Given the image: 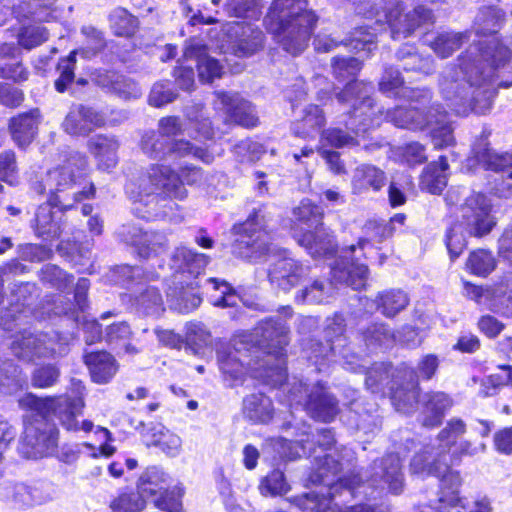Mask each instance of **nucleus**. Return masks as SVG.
Returning <instances> with one entry per match:
<instances>
[{
	"instance_id": "423d86ee",
	"label": "nucleus",
	"mask_w": 512,
	"mask_h": 512,
	"mask_svg": "<svg viewBox=\"0 0 512 512\" xmlns=\"http://www.w3.org/2000/svg\"><path fill=\"white\" fill-rule=\"evenodd\" d=\"M208 262L205 254L196 253L185 246L176 248L170 260L172 273L166 292L171 308L189 313L200 306L202 298L197 279Z\"/></svg>"
},
{
	"instance_id": "ea45409f",
	"label": "nucleus",
	"mask_w": 512,
	"mask_h": 512,
	"mask_svg": "<svg viewBox=\"0 0 512 512\" xmlns=\"http://www.w3.org/2000/svg\"><path fill=\"white\" fill-rule=\"evenodd\" d=\"M146 494L142 492V484L139 491L120 492L110 502L112 512H142L146 506Z\"/></svg>"
},
{
	"instance_id": "f3484780",
	"label": "nucleus",
	"mask_w": 512,
	"mask_h": 512,
	"mask_svg": "<svg viewBox=\"0 0 512 512\" xmlns=\"http://www.w3.org/2000/svg\"><path fill=\"white\" fill-rule=\"evenodd\" d=\"M57 346L56 340L47 334L24 333L13 341L11 349L16 357L29 362L60 353Z\"/></svg>"
},
{
	"instance_id": "a211bd4d",
	"label": "nucleus",
	"mask_w": 512,
	"mask_h": 512,
	"mask_svg": "<svg viewBox=\"0 0 512 512\" xmlns=\"http://www.w3.org/2000/svg\"><path fill=\"white\" fill-rule=\"evenodd\" d=\"M104 124L105 119L101 113L91 107L77 104L70 108L62 123V128L71 136L85 137Z\"/></svg>"
},
{
	"instance_id": "4be33fe9",
	"label": "nucleus",
	"mask_w": 512,
	"mask_h": 512,
	"mask_svg": "<svg viewBox=\"0 0 512 512\" xmlns=\"http://www.w3.org/2000/svg\"><path fill=\"white\" fill-rule=\"evenodd\" d=\"M297 505L307 512H375V508L368 504L338 507L332 504L331 498L315 492L307 493L297 498Z\"/></svg>"
},
{
	"instance_id": "09e8293b",
	"label": "nucleus",
	"mask_w": 512,
	"mask_h": 512,
	"mask_svg": "<svg viewBox=\"0 0 512 512\" xmlns=\"http://www.w3.org/2000/svg\"><path fill=\"white\" fill-rule=\"evenodd\" d=\"M169 156H175L178 158L193 156L206 163L212 161V156L206 149L194 146L189 141L182 139L169 142L168 157Z\"/></svg>"
},
{
	"instance_id": "393cba45",
	"label": "nucleus",
	"mask_w": 512,
	"mask_h": 512,
	"mask_svg": "<svg viewBox=\"0 0 512 512\" xmlns=\"http://www.w3.org/2000/svg\"><path fill=\"white\" fill-rule=\"evenodd\" d=\"M326 123L323 111L317 105L306 106L292 125L293 133L304 139L315 138Z\"/></svg>"
},
{
	"instance_id": "7c9ffc66",
	"label": "nucleus",
	"mask_w": 512,
	"mask_h": 512,
	"mask_svg": "<svg viewBox=\"0 0 512 512\" xmlns=\"http://www.w3.org/2000/svg\"><path fill=\"white\" fill-rule=\"evenodd\" d=\"M37 428L33 425H27L24 432V441L32 447L33 455H47L51 453L57 445L58 432L53 427L36 434Z\"/></svg>"
},
{
	"instance_id": "39448f33",
	"label": "nucleus",
	"mask_w": 512,
	"mask_h": 512,
	"mask_svg": "<svg viewBox=\"0 0 512 512\" xmlns=\"http://www.w3.org/2000/svg\"><path fill=\"white\" fill-rule=\"evenodd\" d=\"M316 22L307 0H274L264 20L267 30L292 55L307 47Z\"/></svg>"
},
{
	"instance_id": "de8ad7c7",
	"label": "nucleus",
	"mask_w": 512,
	"mask_h": 512,
	"mask_svg": "<svg viewBox=\"0 0 512 512\" xmlns=\"http://www.w3.org/2000/svg\"><path fill=\"white\" fill-rule=\"evenodd\" d=\"M141 150L152 159H165L168 157L169 142L161 134L148 132L142 136Z\"/></svg>"
},
{
	"instance_id": "3c124183",
	"label": "nucleus",
	"mask_w": 512,
	"mask_h": 512,
	"mask_svg": "<svg viewBox=\"0 0 512 512\" xmlns=\"http://www.w3.org/2000/svg\"><path fill=\"white\" fill-rule=\"evenodd\" d=\"M259 490L263 496H278L287 493L289 485L283 472L274 470L261 480Z\"/></svg>"
},
{
	"instance_id": "412c9836",
	"label": "nucleus",
	"mask_w": 512,
	"mask_h": 512,
	"mask_svg": "<svg viewBox=\"0 0 512 512\" xmlns=\"http://www.w3.org/2000/svg\"><path fill=\"white\" fill-rule=\"evenodd\" d=\"M119 141L114 136L98 134L87 142V149L96 159L97 167L103 171H111L118 164Z\"/></svg>"
},
{
	"instance_id": "9d476101",
	"label": "nucleus",
	"mask_w": 512,
	"mask_h": 512,
	"mask_svg": "<svg viewBox=\"0 0 512 512\" xmlns=\"http://www.w3.org/2000/svg\"><path fill=\"white\" fill-rule=\"evenodd\" d=\"M466 431V424L458 418L451 419L446 427L441 430L437 438V444L425 447L417 453L411 461V470L421 476H444L449 472L448 452L457 438Z\"/></svg>"
},
{
	"instance_id": "0e129e2a",
	"label": "nucleus",
	"mask_w": 512,
	"mask_h": 512,
	"mask_svg": "<svg viewBox=\"0 0 512 512\" xmlns=\"http://www.w3.org/2000/svg\"><path fill=\"white\" fill-rule=\"evenodd\" d=\"M19 405L23 408H29L35 410L38 413L46 416V414L55 408L54 399H40L32 394H26L24 397L19 399Z\"/></svg>"
},
{
	"instance_id": "052dcab7",
	"label": "nucleus",
	"mask_w": 512,
	"mask_h": 512,
	"mask_svg": "<svg viewBox=\"0 0 512 512\" xmlns=\"http://www.w3.org/2000/svg\"><path fill=\"white\" fill-rule=\"evenodd\" d=\"M332 67L335 76L345 80L354 76L361 69V62L356 58L336 57L333 60Z\"/></svg>"
},
{
	"instance_id": "2f4dec72",
	"label": "nucleus",
	"mask_w": 512,
	"mask_h": 512,
	"mask_svg": "<svg viewBox=\"0 0 512 512\" xmlns=\"http://www.w3.org/2000/svg\"><path fill=\"white\" fill-rule=\"evenodd\" d=\"M0 497L19 508L31 507L43 502L37 489L24 484H9L2 487Z\"/></svg>"
},
{
	"instance_id": "a878e982",
	"label": "nucleus",
	"mask_w": 512,
	"mask_h": 512,
	"mask_svg": "<svg viewBox=\"0 0 512 512\" xmlns=\"http://www.w3.org/2000/svg\"><path fill=\"white\" fill-rule=\"evenodd\" d=\"M142 492L147 498H152L154 505L166 512H183L182 495L180 488L173 490H163L151 482L142 483Z\"/></svg>"
},
{
	"instance_id": "37998d69",
	"label": "nucleus",
	"mask_w": 512,
	"mask_h": 512,
	"mask_svg": "<svg viewBox=\"0 0 512 512\" xmlns=\"http://www.w3.org/2000/svg\"><path fill=\"white\" fill-rule=\"evenodd\" d=\"M136 306L146 315L158 317L165 310L162 295L153 286L145 288L136 296Z\"/></svg>"
},
{
	"instance_id": "864d4df0",
	"label": "nucleus",
	"mask_w": 512,
	"mask_h": 512,
	"mask_svg": "<svg viewBox=\"0 0 512 512\" xmlns=\"http://www.w3.org/2000/svg\"><path fill=\"white\" fill-rule=\"evenodd\" d=\"M0 180L11 186L19 183L16 155L11 150L0 153Z\"/></svg>"
},
{
	"instance_id": "0eeeda50",
	"label": "nucleus",
	"mask_w": 512,
	"mask_h": 512,
	"mask_svg": "<svg viewBox=\"0 0 512 512\" xmlns=\"http://www.w3.org/2000/svg\"><path fill=\"white\" fill-rule=\"evenodd\" d=\"M372 86L362 82L348 83L345 89L338 95L340 102H353V112L345 122L347 129L355 134L339 128H331L322 133V140L335 148L351 147L358 145L357 137L364 135L369 129L379 124L373 101L369 97Z\"/></svg>"
},
{
	"instance_id": "6ab92c4d",
	"label": "nucleus",
	"mask_w": 512,
	"mask_h": 512,
	"mask_svg": "<svg viewBox=\"0 0 512 512\" xmlns=\"http://www.w3.org/2000/svg\"><path fill=\"white\" fill-rule=\"evenodd\" d=\"M227 121L244 127H255L258 123L254 107L237 93L216 92Z\"/></svg>"
},
{
	"instance_id": "603ef678",
	"label": "nucleus",
	"mask_w": 512,
	"mask_h": 512,
	"mask_svg": "<svg viewBox=\"0 0 512 512\" xmlns=\"http://www.w3.org/2000/svg\"><path fill=\"white\" fill-rule=\"evenodd\" d=\"M112 27L118 36H131L135 33L138 20L127 10L118 8L111 16Z\"/></svg>"
},
{
	"instance_id": "20e7f679",
	"label": "nucleus",
	"mask_w": 512,
	"mask_h": 512,
	"mask_svg": "<svg viewBox=\"0 0 512 512\" xmlns=\"http://www.w3.org/2000/svg\"><path fill=\"white\" fill-rule=\"evenodd\" d=\"M403 79L398 70H386L381 82L380 90L391 96H402L410 100L408 106H399L390 111L388 116L398 127L411 130H422L431 126L432 141L436 148H443L454 142L453 129L446 120V114L439 111L438 108L431 107L428 114L420 110L412 103H418L421 99L425 102L430 98L429 92L424 90H414L403 85Z\"/></svg>"
},
{
	"instance_id": "1a4fd4ad",
	"label": "nucleus",
	"mask_w": 512,
	"mask_h": 512,
	"mask_svg": "<svg viewBox=\"0 0 512 512\" xmlns=\"http://www.w3.org/2000/svg\"><path fill=\"white\" fill-rule=\"evenodd\" d=\"M323 209L310 200H303L293 210L294 238L313 257L327 256L335 250L333 235L323 225Z\"/></svg>"
},
{
	"instance_id": "58836bf2",
	"label": "nucleus",
	"mask_w": 512,
	"mask_h": 512,
	"mask_svg": "<svg viewBox=\"0 0 512 512\" xmlns=\"http://www.w3.org/2000/svg\"><path fill=\"white\" fill-rule=\"evenodd\" d=\"M474 158L483 168L494 171L512 166V154L492 152L486 143H480L474 148Z\"/></svg>"
},
{
	"instance_id": "e2e57ef3",
	"label": "nucleus",
	"mask_w": 512,
	"mask_h": 512,
	"mask_svg": "<svg viewBox=\"0 0 512 512\" xmlns=\"http://www.w3.org/2000/svg\"><path fill=\"white\" fill-rule=\"evenodd\" d=\"M189 344L204 347L211 343V334L201 323H190L186 333Z\"/></svg>"
},
{
	"instance_id": "bf43d9fd",
	"label": "nucleus",
	"mask_w": 512,
	"mask_h": 512,
	"mask_svg": "<svg viewBox=\"0 0 512 512\" xmlns=\"http://www.w3.org/2000/svg\"><path fill=\"white\" fill-rule=\"evenodd\" d=\"M176 98L175 92L170 88L169 83H155L149 95V103L155 107H161L172 102Z\"/></svg>"
},
{
	"instance_id": "680f3d73",
	"label": "nucleus",
	"mask_w": 512,
	"mask_h": 512,
	"mask_svg": "<svg viewBox=\"0 0 512 512\" xmlns=\"http://www.w3.org/2000/svg\"><path fill=\"white\" fill-rule=\"evenodd\" d=\"M273 447L278 451L280 458L293 460L306 454V448L300 442H291L286 439H277L274 441Z\"/></svg>"
},
{
	"instance_id": "6e6d98bb",
	"label": "nucleus",
	"mask_w": 512,
	"mask_h": 512,
	"mask_svg": "<svg viewBox=\"0 0 512 512\" xmlns=\"http://www.w3.org/2000/svg\"><path fill=\"white\" fill-rule=\"evenodd\" d=\"M132 332L129 325L126 322H118L110 325L106 331V341L110 345H120L122 342L125 345V349L127 352H135V348L130 344H125Z\"/></svg>"
},
{
	"instance_id": "6e6552de",
	"label": "nucleus",
	"mask_w": 512,
	"mask_h": 512,
	"mask_svg": "<svg viewBox=\"0 0 512 512\" xmlns=\"http://www.w3.org/2000/svg\"><path fill=\"white\" fill-rule=\"evenodd\" d=\"M491 204L481 193H472L460 206L461 220L447 233L446 245L451 259H456L466 246V235L482 237L490 233L495 225L491 215Z\"/></svg>"
},
{
	"instance_id": "69168bd1",
	"label": "nucleus",
	"mask_w": 512,
	"mask_h": 512,
	"mask_svg": "<svg viewBox=\"0 0 512 512\" xmlns=\"http://www.w3.org/2000/svg\"><path fill=\"white\" fill-rule=\"evenodd\" d=\"M402 161L409 166L424 163L427 160L424 147L419 143H410L401 149Z\"/></svg>"
},
{
	"instance_id": "49530a36",
	"label": "nucleus",
	"mask_w": 512,
	"mask_h": 512,
	"mask_svg": "<svg viewBox=\"0 0 512 512\" xmlns=\"http://www.w3.org/2000/svg\"><path fill=\"white\" fill-rule=\"evenodd\" d=\"M83 407L84 401L82 398H78L73 401L63 399L61 401L57 413L61 421V424L65 429H67L68 431L79 430V425L76 418L77 416L82 414Z\"/></svg>"
},
{
	"instance_id": "ddd939ff",
	"label": "nucleus",
	"mask_w": 512,
	"mask_h": 512,
	"mask_svg": "<svg viewBox=\"0 0 512 512\" xmlns=\"http://www.w3.org/2000/svg\"><path fill=\"white\" fill-rule=\"evenodd\" d=\"M262 216L255 212L241 224L234 226V231L238 235L233 245V252L242 258L248 260H257L268 251L262 233Z\"/></svg>"
},
{
	"instance_id": "4d7b16f0",
	"label": "nucleus",
	"mask_w": 512,
	"mask_h": 512,
	"mask_svg": "<svg viewBox=\"0 0 512 512\" xmlns=\"http://www.w3.org/2000/svg\"><path fill=\"white\" fill-rule=\"evenodd\" d=\"M76 51L70 53L67 58L61 59L58 64L60 77L55 81V88L58 92H64L68 84L74 79V65L76 62Z\"/></svg>"
},
{
	"instance_id": "b1692460",
	"label": "nucleus",
	"mask_w": 512,
	"mask_h": 512,
	"mask_svg": "<svg viewBox=\"0 0 512 512\" xmlns=\"http://www.w3.org/2000/svg\"><path fill=\"white\" fill-rule=\"evenodd\" d=\"M93 382L97 384L108 383L117 373L118 364L108 352H91L84 357Z\"/></svg>"
},
{
	"instance_id": "c03bdc74",
	"label": "nucleus",
	"mask_w": 512,
	"mask_h": 512,
	"mask_svg": "<svg viewBox=\"0 0 512 512\" xmlns=\"http://www.w3.org/2000/svg\"><path fill=\"white\" fill-rule=\"evenodd\" d=\"M468 38L463 32H442L431 43V48L441 58L449 57Z\"/></svg>"
},
{
	"instance_id": "dca6fc26",
	"label": "nucleus",
	"mask_w": 512,
	"mask_h": 512,
	"mask_svg": "<svg viewBox=\"0 0 512 512\" xmlns=\"http://www.w3.org/2000/svg\"><path fill=\"white\" fill-rule=\"evenodd\" d=\"M368 244V240L360 239L357 246L351 245L342 250L340 260L331 268L332 277L335 281L345 283L355 290L361 289L365 286L368 274L367 266L349 261L347 255L353 254L357 250H364Z\"/></svg>"
},
{
	"instance_id": "cd10ccee",
	"label": "nucleus",
	"mask_w": 512,
	"mask_h": 512,
	"mask_svg": "<svg viewBox=\"0 0 512 512\" xmlns=\"http://www.w3.org/2000/svg\"><path fill=\"white\" fill-rule=\"evenodd\" d=\"M385 181L386 177L382 170L373 165H361L355 169L353 174V192L360 194L370 188L378 191L384 186Z\"/></svg>"
},
{
	"instance_id": "e433bc0d",
	"label": "nucleus",
	"mask_w": 512,
	"mask_h": 512,
	"mask_svg": "<svg viewBox=\"0 0 512 512\" xmlns=\"http://www.w3.org/2000/svg\"><path fill=\"white\" fill-rule=\"evenodd\" d=\"M206 289L209 293L210 302L218 307L236 306L239 297L233 288L224 280L210 278L207 280Z\"/></svg>"
},
{
	"instance_id": "c756f323",
	"label": "nucleus",
	"mask_w": 512,
	"mask_h": 512,
	"mask_svg": "<svg viewBox=\"0 0 512 512\" xmlns=\"http://www.w3.org/2000/svg\"><path fill=\"white\" fill-rule=\"evenodd\" d=\"M452 406L451 398L443 392H432L424 396L423 425L434 427L441 423L444 413Z\"/></svg>"
},
{
	"instance_id": "4468645a",
	"label": "nucleus",
	"mask_w": 512,
	"mask_h": 512,
	"mask_svg": "<svg viewBox=\"0 0 512 512\" xmlns=\"http://www.w3.org/2000/svg\"><path fill=\"white\" fill-rule=\"evenodd\" d=\"M289 400L303 405L313 418L324 422L331 421L338 413L337 401L321 385L308 392V388L300 383L290 391Z\"/></svg>"
},
{
	"instance_id": "13d9d810",
	"label": "nucleus",
	"mask_w": 512,
	"mask_h": 512,
	"mask_svg": "<svg viewBox=\"0 0 512 512\" xmlns=\"http://www.w3.org/2000/svg\"><path fill=\"white\" fill-rule=\"evenodd\" d=\"M418 389L413 385L411 389L405 390L403 388L396 389L391 396L395 408L403 413H409L417 402Z\"/></svg>"
},
{
	"instance_id": "a19ab883",
	"label": "nucleus",
	"mask_w": 512,
	"mask_h": 512,
	"mask_svg": "<svg viewBox=\"0 0 512 512\" xmlns=\"http://www.w3.org/2000/svg\"><path fill=\"white\" fill-rule=\"evenodd\" d=\"M26 377L21 369L12 361H5L0 366V391L4 394H12L26 385Z\"/></svg>"
},
{
	"instance_id": "473e14b6",
	"label": "nucleus",
	"mask_w": 512,
	"mask_h": 512,
	"mask_svg": "<svg viewBox=\"0 0 512 512\" xmlns=\"http://www.w3.org/2000/svg\"><path fill=\"white\" fill-rule=\"evenodd\" d=\"M448 163L446 157L440 156L438 162L429 164L422 176L420 186L432 194H439L447 185L446 170Z\"/></svg>"
},
{
	"instance_id": "c9c22d12",
	"label": "nucleus",
	"mask_w": 512,
	"mask_h": 512,
	"mask_svg": "<svg viewBox=\"0 0 512 512\" xmlns=\"http://www.w3.org/2000/svg\"><path fill=\"white\" fill-rule=\"evenodd\" d=\"M441 478V496L439 503L441 506L438 511H422V512H443L446 507H456L462 504V499L458 496V489L461 485V479L458 472H449ZM464 508V505H461Z\"/></svg>"
},
{
	"instance_id": "f257e3e1",
	"label": "nucleus",
	"mask_w": 512,
	"mask_h": 512,
	"mask_svg": "<svg viewBox=\"0 0 512 512\" xmlns=\"http://www.w3.org/2000/svg\"><path fill=\"white\" fill-rule=\"evenodd\" d=\"M287 327L282 322L266 320L252 332L236 335L231 343L218 350V363L225 380L231 385L252 377L277 386L286 380Z\"/></svg>"
},
{
	"instance_id": "72a5a7b5",
	"label": "nucleus",
	"mask_w": 512,
	"mask_h": 512,
	"mask_svg": "<svg viewBox=\"0 0 512 512\" xmlns=\"http://www.w3.org/2000/svg\"><path fill=\"white\" fill-rule=\"evenodd\" d=\"M38 111L14 117L10 122V131L14 141L20 147L26 146L33 140L37 126Z\"/></svg>"
},
{
	"instance_id": "7ed1b4c3",
	"label": "nucleus",
	"mask_w": 512,
	"mask_h": 512,
	"mask_svg": "<svg viewBox=\"0 0 512 512\" xmlns=\"http://www.w3.org/2000/svg\"><path fill=\"white\" fill-rule=\"evenodd\" d=\"M317 460L316 481L329 487V493L334 497L339 490L347 491L352 496L363 495L367 499H376L385 490L398 494L403 488V475L401 472L400 458L395 454H389L379 463H374L372 473L366 481L360 474H350L338 479L336 483L330 480L342 467L339 455L325 454L315 456Z\"/></svg>"
},
{
	"instance_id": "79ce46f5",
	"label": "nucleus",
	"mask_w": 512,
	"mask_h": 512,
	"mask_svg": "<svg viewBox=\"0 0 512 512\" xmlns=\"http://www.w3.org/2000/svg\"><path fill=\"white\" fill-rule=\"evenodd\" d=\"M35 222V231L40 237L48 240L60 235V225L54 221V214L50 204L39 206Z\"/></svg>"
},
{
	"instance_id": "338daca9",
	"label": "nucleus",
	"mask_w": 512,
	"mask_h": 512,
	"mask_svg": "<svg viewBox=\"0 0 512 512\" xmlns=\"http://www.w3.org/2000/svg\"><path fill=\"white\" fill-rule=\"evenodd\" d=\"M48 38V34L44 28L36 27L26 29L19 38V43L26 49H31L40 45Z\"/></svg>"
},
{
	"instance_id": "9b49d317",
	"label": "nucleus",
	"mask_w": 512,
	"mask_h": 512,
	"mask_svg": "<svg viewBox=\"0 0 512 512\" xmlns=\"http://www.w3.org/2000/svg\"><path fill=\"white\" fill-rule=\"evenodd\" d=\"M140 191L135 194L133 184L126 186V192L135 202L143 201L142 195L164 194L170 198L182 200L187 196V190L182 185L179 174L170 166L163 164L150 165L140 179Z\"/></svg>"
},
{
	"instance_id": "5701e85b",
	"label": "nucleus",
	"mask_w": 512,
	"mask_h": 512,
	"mask_svg": "<svg viewBox=\"0 0 512 512\" xmlns=\"http://www.w3.org/2000/svg\"><path fill=\"white\" fill-rule=\"evenodd\" d=\"M232 33L237 37L233 45V52L239 57L251 56L263 47L264 35L262 31L252 25L235 24L231 27Z\"/></svg>"
},
{
	"instance_id": "a18cd8bd",
	"label": "nucleus",
	"mask_w": 512,
	"mask_h": 512,
	"mask_svg": "<svg viewBox=\"0 0 512 512\" xmlns=\"http://www.w3.org/2000/svg\"><path fill=\"white\" fill-rule=\"evenodd\" d=\"M193 48H187L185 51V57H194ZM197 56V69L199 80L203 83L212 82L216 78H220L222 75V66L219 62L204 54H198Z\"/></svg>"
},
{
	"instance_id": "5fc2aeb1",
	"label": "nucleus",
	"mask_w": 512,
	"mask_h": 512,
	"mask_svg": "<svg viewBox=\"0 0 512 512\" xmlns=\"http://www.w3.org/2000/svg\"><path fill=\"white\" fill-rule=\"evenodd\" d=\"M504 13L497 8L486 7L477 16V24L483 34L495 33L503 20Z\"/></svg>"
},
{
	"instance_id": "c85d7f7f",
	"label": "nucleus",
	"mask_w": 512,
	"mask_h": 512,
	"mask_svg": "<svg viewBox=\"0 0 512 512\" xmlns=\"http://www.w3.org/2000/svg\"><path fill=\"white\" fill-rule=\"evenodd\" d=\"M147 446H156L170 457H176L182 450L181 438L164 427H154L145 436Z\"/></svg>"
},
{
	"instance_id": "4c0bfd02",
	"label": "nucleus",
	"mask_w": 512,
	"mask_h": 512,
	"mask_svg": "<svg viewBox=\"0 0 512 512\" xmlns=\"http://www.w3.org/2000/svg\"><path fill=\"white\" fill-rule=\"evenodd\" d=\"M408 303L406 293L399 289L385 290L376 298L377 309L386 317H394L405 309Z\"/></svg>"
},
{
	"instance_id": "8fccbe9b",
	"label": "nucleus",
	"mask_w": 512,
	"mask_h": 512,
	"mask_svg": "<svg viewBox=\"0 0 512 512\" xmlns=\"http://www.w3.org/2000/svg\"><path fill=\"white\" fill-rule=\"evenodd\" d=\"M466 266L472 274L486 276L494 270L495 259L490 252L477 250L470 254Z\"/></svg>"
},
{
	"instance_id": "aec40b11",
	"label": "nucleus",
	"mask_w": 512,
	"mask_h": 512,
	"mask_svg": "<svg viewBox=\"0 0 512 512\" xmlns=\"http://www.w3.org/2000/svg\"><path fill=\"white\" fill-rule=\"evenodd\" d=\"M306 274L307 269L287 255L275 259L269 269L270 282L284 291L293 288Z\"/></svg>"
},
{
	"instance_id": "bb28decb",
	"label": "nucleus",
	"mask_w": 512,
	"mask_h": 512,
	"mask_svg": "<svg viewBox=\"0 0 512 512\" xmlns=\"http://www.w3.org/2000/svg\"><path fill=\"white\" fill-rule=\"evenodd\" d=\"M125 240L136 246L138 254L143 258H150L152 254H158L163 251L167 245L165 235L154 232H143L137 228H133V233Z\"/></svg>"
},
{
	"instance_id": "f03ea898",
	"label": "nucleus",
	"mask_w": 512,
	"mask_h": 512,
	"mask_svg": "<svg viewBox=\"0 0 512 512\" xmlns=\"http://www.w3.org/2000/svg\"><path fill=\"white\" fill-rule=\"evenodd\" d=\"M511 53L496 38L472 44L458 59L459 67H447L440 79V91L458 114L490 110L496 88L494 69L504 65Z\"/></svg>"
},
{
	"instance_id": "f8f14e48",
	"label": "nucleus",
	"mask_w": 512,
	"mask_h": 512,
	"mask_svg": "<svg viewBox=\"0 0 512 512\" xmlns=\"http://www.w3.org/2000/svg\"><path fill=\"white\" fill-rule=\"evenodd\" d=\"M87 169V156L80 152H73L63 165L49 170L44 183L38 184L35 190L40 194L45 192L56 194L74 190L80 184Z\"/></svg>"
},
{
	"instance_id": "f704fd0d",
	"label": "nucleus",
	"mask_w": 512,
	"mask_h": 512,
	"mask_svg": "<svg viewBox=\"0 0 512 512\" xmlns=\"http://www.w3.org/2000/svg\"><path fill=\"white\" fill-rule=\"evenodd\" d=\"M243 411L254 422H268L272 418V402L262 393L252 394L244 399Z\"/></svg>"
},
{
	"instance_id": "774afa93",
	"label": "nucleus",
	"mask_w": 512,
	"mask_h": 512,
	"mask_svg": "<svg viewBox=\"0 0 512 512\" xmlns=\"http://www.w3.org/2000/svg\"><path fill=\"white\" fill-rule=\"evenodd\" d=\"M58 376L59 372L54 366H45L35 370L32 380L34 386L45 388L53 385Z\"/></svg>"
},
{
	"instance_id": "2eb2a0df",
	"label": "nucleus",
	"mask_w": 512,
	"mask_h": 512,
	"mask_svg": "<svg viewBox=\"0 0 512 512\" xmlns=\"http://www.w3.org/2000/svg\"><path fill=\"white\" fill-rule=\"evenodd\" d=\"M384 16L394 39L405 38L420 25L433 22L431 11L424 6L402 14V7L397 3L393 4Z\"/></svg>"
}]
</instances>
